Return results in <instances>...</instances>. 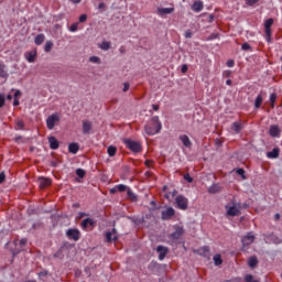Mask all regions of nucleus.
<instances>
[{
	"mask_svg": "<svg viewBox=\"0 0 282 282\" xmlns=\"http://www.w3.org/2000/svg\"><path fill=\"white\" fill-rule=\"evenodd\" d=\"M162 131V122H160V117H152L150 122L145 126V133L148 135H155Z\"/></svg>",
	"mask_w": 282,
	"mask_h": 282,
	"instance_id": "obj_1",
	"label": "nucleus"
},
{
	"mask_svg": "<svg viewBox=\"0 0 282 282\" xmlns=\"http://www.w3.org/2000/svg\"><path fill=\"white\" fill-rule=\"evenodd\" d=\"M123 143L126 144L127 149L132 151V153H140L142 151V143L138 141H133L131 139H123Z\"/></svg>",
	"mask_w": 282,
	"mask_h": 282,
	"instance_id": "obj_2",
	"label": "nucleus"
},
{
	"mask_svg": "<svg viewBox=\"0 0 282 282\" xmlns=\"http://www.w3.org/2000/svg\"><path fill=\"white\" fill-rule=\"evenodd\" d=\"M254 239H257V237H254L252 232H248L246 236L241 238L242 252H246V250H248V247L254 243Z\"/></svg>",
	"mask_w": 282,
	"mask_h": 282,
	"instance_id": "obj_3",
	"label": "nucleus"
},
{
	"mask_svg": "<svg viewBox=\"0 0 282 282\" xmlns=\"http://www.w3.org/2000/svg\"><path fill=\"white\" fill-rule=\"evenodd\" d=\"M274 23V19L270 18L264 22V34L267 36L268 43H272V25Z\"/></svg>",
	"mask_w": 282,
	"mask_h": 282,
	"instance_id": "obj_4",
	"label": "nucleus"
},
{
	"mask_svg": "<svg viewBox=\"0 0 282 282\" xmlns=\"http://www.w3.org/2000/svg\"><path fill=\"white\" fill-rule=\"evenodd\" d=\"M175 204L176 208H180V210L188 209V198L184 197L183 195L176 196Z\"/></svg>",
	"mask_w": 282,
	"mask_h": 282,
	"instance_id": "obj_5",
	"label": "nucleus"
},
{
	"mask_svg": "<svg viewBox=\"0 0 282 282\" xmlns=\"http://www.w3.org/2000/svg\"><path fill=\"white\" fill-rule=\"evenodd\" d=\"M56 122H61V117L58 116V113H53V115L48 116L46 119L47 129H50V131H52V129H54V127H56Z\"/></svg>",
	"mask_w": 282,
	"mask_h": 282,
	"instance_id": "obj_6",
	"label": "nucleus"
},
{
	"mask_svg": "<svg viewBox=\"0 0 282 282\" xmlns=\"http://www.w3.org/2000/svg\"><path fill=\"white\" fill-rule=\"evenodd\" d=\"M174 232H172L169 238L170 239H173V241H177V239H181V237L184 235V227H181V226H177L175 225L174 226Z\"/></svg>",
	"mask_w": 282,
	"mask_h": 282,
	"instance_id": "obj_7",
	"label": "nucleus"
},
{
	"mask_svg": "<svg viewBox=\"0 0 282 282\" xmlns=\"http://www.w3.org/2000/svg\"><path fill=\"white\" fill-rule=\"evenodd\" d=\"M83 230L89 231V230H94L95 226H96V220L91 219V218H86L82 221L80 224Z\"/></svg>",
	"mask_w": 282,
	"mask_h": 282,
	"instance_id": "obj_8",
	"label": "nucleus"
},
{
	"mask_svg": "<svg viewBox=\"0 0 282 282\" xmlns=\"http://www.w3.org/2000/svg\"><path fill=\"white\" fill-rule=\"evenodd\" d=\"M172 217H175V209L173 207H167L161 214V218L163 219V221H169V219H171Z\"/></svg>",
	"mask_w": 282,
	"mask_h": 282,
	"instance_id": "obj_9",
	"label": "nucleus"
},
{
	"mask_svg": "<svg viewBox=\"0 0 282 282\" xmlns=\"http://www.w3.org/2000/svg\"><path fill=\"white\" fill-rule=\"evenodd\" d=\"M66 237L73 239V241H78L80 239V230L70 228L66 231Z\"/></svg>",
	"mask_w": 282,
	"mask_h": 282,
	"instance_id": "obj_10",
	"label": "nucleus"
},
{
	"mask_svg": "<svg viewBox=\"0 0 282 282\" xmlns=\"http://www.w3.org/2000/svg\"><path fill=\"white\" fill-rule=\"evenodd\" d=\"M196 254H199V257H205L207 259H210V247L204 246L195 251Z\"/></svg>",
	"mask_w": 282,
	"mask_h": 282,
	"instance_id": "obj_11",
	"label": "nucleus"
},
{
	"mask_svg": "<svg viewBox=\"0 0 282 282\" xmlns=\"http://www.w3.org/2000/svg\"><path fill=\"white\" fill-rule=\"evenodd\" d=\"M173 12H175V8L171 7V8H158L156 9V14H159V17H166V14H173Z\"/></svg>",
	"mask_w": 282,
	"mask_h": 282,
	"instance_id": "obj_12",
	"label": "nucleus"
},
{
	"mask_svg": "<svg viewBox=\"0 0 282 282\" xmlns=\"http://www.w3.org/2000/svg\"><path fill=\"white\" fill-rule=\"evenodd\" d=\"M269 135H271V138H279L281 135V128L276 124L270 126Z\"/></svg>",
	"mask_w": 282,
	"mask_h": 282,
	"instance_id": "obj_13",
	"label": "nucleus"
},
{
	"mask_svg": "<svg viewBox=\"0 0 282 282\" xmlns=\"http://www.w3.org/2000/svg\"><path fill=\"white\" fill-rule=\"evenodd\" d=\"M231 131H234V133H239L240 131H243V121L239 120L231 123Z\"/></svg>",
	"mask_w": 282,
	"mask_h": 282,
	"instance_id": "obj_14",
	"label": "nucleus"
},
{
	"mask_svg": "<svg viewBox=\"0 0 282 282\" xmlns=\"http://www.w3.org/2000/svg\"><path fill=\"white\" fill-rule=\"evenodd\" d=\"M156 252H159V259H160V261H162V260H164L166 254H169V248H166L164 246H158Z\"/></svg>",
	"mask_w": 282,
	"mask_h": 282,
	"instance_id": "obj_15",
	"label": "nucleus"
},
{
	"mask_svg": "<svg viewBox=\"0 0 282 282\" xmlns=\"http://www.w3.org/2000/svg\"><path fill=\"white\" fill-rule=\"evenodd\" d=\"M181 142L186 147V149H191L193 147V142H191V139L186 134L180 135Z\"/></svg>",
	"mask_w": 282,
	"mask_h": 282,
	"instance_id": "obj_16",
	"label": "nucleus"
},
{
	"mask_svg": "<svg viewBox=\"0 0 282 282\" xmlns=\"http://www.w3.org/2000/svg\"><path fill=\"white\" fill-rule=\"evenodd\" d=\"M279 153H281V150L279 148H274L272 151L267 152V158L270 160H276V158H279Z\"/></svg>",
	"mask_w": 282,
	"mask_h": 282,
	"instance_id": "obj_17",
	"label": "nucleus"
},
{
	"mask_svg": "<svg viewBox=\"0 0 282 282\" xmlns=\"http://www.w3.org/2000/svg\"><path fill=\"white\" fill-rule=\"evenodd\" d=\"M227 215H229V217H237L241 215V212L239 210V208L231 206L228 208Z\"/></svg>",
	"mask_w": 282,
	"mask_h": 282,
	"instance_id": "obj_18",
	"label": "nucleus"
},
{
	"mask_svg": "<svg viewBox=\"0 0 282 282\" xmlns=\"http://www.w3.org/2000/svg\"><path fill=\"white\" fill-rule=\"evenodd\" d=\"M39 182H40L41 188H47V186H50L52 184V180H50L47 177H40Z\"/></svg>",
	"mask_w": 282,
	"mask_h": 282,
	"instance_id": "obj_19",
	"label": "nucleus"
},
{
	"mask_svg": "<svg viewBox=\"0 0 282 282\" xmlns=\"http://www.w3.org/2000/svg\"><path fill=\"white\" fill-rule=\"evenodd\" d=\"M192 10L194 12H202V10H204V2L202 1H195L192 6Z\"/></svg>",
	"mask_w": 282,
	"mask_h": 282,
	"instance_id": "obj_20",
	"label": "nucleus"
},
{
	"mask_svg": "<svg viewBox=\"0 0 282 282\" xmlns=\"http://www.w3.org/2000/svg\"><path fill=\"white\" fill-rule=\"evenodd\" d=\"M48 143L51 149H53V151H56V149H58L59 147L58 140H56L55 137H48Z\"/></svg>",
	"mask_w": 282,
	"mask_h": 282,
	"instance_id": "obj_21",
	"label": "nucleus"
},
{
	"mask_svg": "<svg viewBox=\"0 0 282 282\" xmlns=\"http://www.w3.org/2000/svg\"><path fill=\"white\" fill-rule=\"evenodd\" d=\"M25 58L29 63H34L36 61V51L25 53Z\"/></svg>",
	"mask_w": 282,
	"mask_h": 282,
	"instance_id": "obj_22",
	"label": "nucleus"
},
{
	"mask_svg": "<svg viewBox=\"0 0 282 282\" xmlns=\"http://www.w3.org/2000/svg\"><path fill=\"white\" fill-rule=\"evenodd\" d=\"M208 193L212 195H215V193H221V185L219 184H214L208 188Z\"/></svg>",
	"mask_w": 282,
	"mask_h": 282,
	"instance_id": "obj_23",
	"label": "nucleus"
},
{
	"mask_svg": "<svg viewBox=\"0 0 282 282\" xmlns=\"http://www.w3.org/2000/svg\"><path fill=\"white\" fill-rule=\"evenodd\" d=\"M248 265L249 268H257V265H259V259H257V256L249 258Z\"/></svg>",
	"mask_w": 282,
	"mask_h": 282,
	"instance_id": "obj_24",
	"label": "nucleus"
},
{
	"mask_svg": "<svg viewBox=\"0 0 282 282\" xmlns=\"http://www.w3.org/2000/svg\"><path fill=\"white\" fill-rule=\"evenodd\" d=\"M80 147L78 145V143H70L68 145V151L69 153H73L74 155H76V153H78Z\"/></svg>",
	"mask_w": 282,
	"mask_h": 282,
	"instance_id": "obj_25",
	"label": "nucleus"
},
{
	"mask_svg": "<svg viewBox=\"0 0 282 282\" xmlns=\"http://www.w3.org/2000/svg\"><path fill=\"white\" fill-rule=\"evenodd\" d=\"M35 45H43L45 43V35L43 33L37 34L34 39Z\"/></svg>",
	"mask_w": 282,
	"mask_h": 282,
	"instance_id": "obj_26",
	"label": "nucleus"
},
{
	"mask_svg": "<svg viewBox=\"0 0 282 282\" xmlns=\"http://www.w3.org/2000/svg\"><path fill=\"white\" fill-rule=\"evenodd\" d=\"M106 241L111 243V241H118V236H113V232L107 231L106 232Z\"/></svg>",
	"mask_w": 282,
	"mask_h": 282,
	"instance_id": "obj_27",
	"label": "nucleus"
},
{
	"mask_svg": "<svg viewBox=\"0 0 282 282\" xmlns=\"http://www.w3.org/2000/svg\"><path fill=\"white\" fill-rule=\"evenodd\" d=\"M91 131V123L89 121H83V133L87 134Z\"/></svg>",
	"mask_w": 282,
	"mask_h": 282,
	"instance_id": "obj_28",
	"label": "nucleus"
},
{
	"mask_svg": "<svg viewBox=\"0 0 282 282\" xmlns=\"http://www.w3.org/2000/svg\"><path fill=\"white\" fill-rule=\"evenodd\" d=\"M261 105H263V97L261 95H258L254 100V108L261 109Z\"/></svg>",
	"mask_w": 282,
	"mask_h": 282,
	"instance_id": "obj_29",
	"label": "nucleus"
},
{
	"mask_svg": "<svg viewBox=\"0 0 282 282\" xmlns=\"http://www.w3.org/2000/svg\"><path fill=\"white\" fill-rule=\"evenodd\" d=\"M117 152H118V148H116L115 145H110L107 149V153L110 158H113V155H116Z\"/></svg>",
	"mask_w": 282,
	"mask_h": 282,
	"instance_id": "obj_30",
	"label": "nucleus"
},
{
	"mask_svg": "<svg viewBox=\"0 0 282 282\" xmlns=\"http://www.w3.org/2000/svg\"><path fill=\"white\" fill-rule=\"evenodd\" d=\"M128 199H131L132 202H138V196L131 191V188H128L127 191Z\"/></svg>",
	"mask_w": 282,
	"mask_h": 282,
	"instance_id": "obj_31",
	"label": "nucleus"
},
{
	"mask_svg": "<svg viewBox=\"0 0 282 282\" xmlns=\"http://www.w3.org/2000/svg\"><path fill=\"white\" fill-rule=\"evenodd\" d=\"M214 263L215 265H221L224 263V260H221V254L214 256Z\"/></svg>",
	"mask_w": 282,
	"mask_h": 282,
	"instance_id": "obj_32",
	"label": "nucleus"
},
{
	"mask_svg": "<svg viewBox=\"0 0 282 282\" xmlns=\"http://www.w3.org/2000/svg\"><path fill=\"white\" fill-rule=\"evenodd\" d=\"M52 47H54V42L53 41H47L45 43L44 51L45 52H52Z\"/></svg>",
	"mask_w": 282,
	"mask_h": 282,
	"instance_id": "obj_33",
	"label": "nucleus"
},
{
	"mask_svg": "<svg viewBox=\"0 0 282 282\" xmlns=\"http://www.w3.org/2000/svg\"><path fill=\"white\" fill-rule=\"evenodd\" d=\"M276 102V94L273 93L270 95V105H271V108L274 109V105Z\"/></svg>",
	"mask_w": 282,
	"mask_h": 282,
	"instance_id": "obj_34",
	"label": "nucleus"
},
{
	"mask_svg": "<svg viewBox=\"0 0 282 282\" xmlns=\"http://www.w3.org/2000/svg\"><path fill=\"white\" fill-rule=\"evenodd\" d=\"M0 78H8V72H6V66H0Z\"/></svg>",
	"mask_w": 282,
	"mask_h": 282,
	"instance_id": "obj_35",
	"label": "nucleus"
},
{
	"mask_svg": "<svg viewBox=\"0 0 282 282\" xmlns=\"http://www.w3.org/2000/svg\"><path fill=\"white\" fill-rule=\"evenodd\" d=\"M241 50H242L243 52H251V51H252V46H250V45L248 44V42H245V43L241 45Z\"/></svg>",
	"mask_w": 282,
	"mask_h": 282,
	"instance_id": "obj_36",
	"label": "nucleus"
},
{
	"mask_svg": "<svg viewBox=\"0 0 282 282\" xmlns=\"http://www.w3.org/2000/svg\"><path fill=\"white\" fill-rule=\"evenodd\" d=\"M76 175L83 180V177H85V175H87V173L83 169H77Z\"/></svg>",
	"mask_w": 282,
	"mask_h": 282,
	"instance_id": "obj_37",
	"label": "nucleus"
},
{
	"mask_svg": "<svg viewBox=\"0 0 282 282\" xmlns=\"http://www.w3.org/2000/svg\"><path fill=\"white\" fill-rule=\"evenodd\" d=\"M246 282H259V280H254V276L252 274H247L245 276Z\"/></svg>",
	"mask_w": 282,
	"mask_h": 282,
	"instance_id": "obj_38",
	"label": "nucleus"
},
{
	"mask_svg": "<svg viewBox=\"0 0 282 282\" xmlns=\"http://www.w3.org/2000/svg\"><path fill=\"white\" fill-rule=\"evenodd\" d=\"M117 191H119V193H124V191H129V187H127V185L120 184L117 185Z\"/></svg>",
	"mask_w": 282,
	"mask_h": 282,
	"instance_id": "obj_39",
	"label": "nucleus"
},
{
	"mask_svg": "<svg viewBox=\"0 0 282 282\" xmlns=\"http://www.w3.org/2000/svg\"><path fill=\"white\" fill-rule=\"evenodd\" d=\"M101 50H110L111 48V43L109 42H102L101 45H100Z\"/></svg>",
	"mask_w": 282,
	"mask_h": 282,
	"instance_id": "obj_40",
	"label": "nucleus"
},
{
	"mask_svg": "<svg viewBox=\"0 0 282 282\" xmlns=\"http://www.w3.org/2000/svg\"><path fill=\"white\" fill-rule=\"evenodd\" d=\"M236 173H237V175H241L242 180H247V177H246V170H243V169H238V170L236 171Z\"/></svg>",
	"mask_w": 282,
	"mask_h": 282,
	"instance_id": "obj_41",
	"label": "nucleus"
},
{
	"mask_svg": "<svg viewBox=\"0 0 282 282\" xmlns=\"http://www.w3.org/2000/svg\"><path fill=\"white\" fill-rule=\"evenodd\" d=\"M89 61L90 63H97V65H100V57L98 56H91Z\"/></svg>",
	"mask_w": 282,
	"mask_h": 282,
	"instance_id": "obj_42",
	"label": "nucleus"
},
{
	"mask_svg": "<svg viewBox=\"0 0 282 282\" xmlns=\"http://www.w3.org/2000/svg\"><path fill=\"white\" fill-rule=\"evenodd\" d=\"M17 127H18V129L23 130V129H25V122H23V120H19V121H17Z\"/></svg>",
	"mask_w": 282,
	"mask_h": 282,
	"instance_id": "obj_43",
	"label": "nucleus"
},
{
	"mask_svg": "<svg viewBox=\"0 0 282 282\" xmlns=\"http://www.w3.org/2000/svg\"><path fill=\"white\" fill-rule=\"evenodd\" d=\"M184 180L186 181V182H188V184H193V177H191V174H184Z\"/></svg>",
	"mask_w": 282,
	"mask_h": 282,
	"instance_id": "obj_44",
	"label": "nucleus"
},
{
	"mask_svg": "<svg viewBox=\"0 0 282 282\" xmlns=\"http://www.w3.org/2000/svg\"><path fill=\"white\" fill-rule=\"evenodd\" d=\"M70 32H77L78 31V23H73L69 28Z\"/></svg>",
	"mask_w": 282,
	"mask_h": 282,
	"instance_id": "obj_45",
	"label": "nucleus"
},
{
	"mask_svg": "<svg viewBox=\"0 0 282 282\" xmlns=\"http://www.w3.org/2000/svg\"><path fill=\"white\" fill-rule=\"evenodd\" d=\"M6 106V96L0 95V109Z\"/></svg>",
	"mask_w": 282,
	"mask_h": 282,
	"instance_id": "obj_46",
	"label": "nucleus"
},
{
	"mask_svg": "<svg viewBox=\"0 0 282 282\" xmlns=\"http://www.w3.org/2000/svg\"><path fill=\"white\" fill-rule=\"evenodd\" d=\"M185 39H192L193 37V32L191 30L185 31L184 34Z\"/></svg>",
	"mask_w": 282,
	"mask_h": 282,
	"instance_id": "obj_47",
	"label": "nucleus"
},
{
	"mask_svg": "<svg viewBox=\"0 0 282 282\" xmlns=\"http://www.w3.org/2000/svg\"><path fill=\"white\" fill-rule=\"evenodd\" d=\"M247 6H254V3H259V0H246Z\"/></svg>",
	"mask_w": 282,
	"mask_h": 282,
	"instance_id": "obj_48",
	"label": "nucleus"
},
{
	"mask_svg": "<svg viewBox=\"0 0 282 282\" xmlns=\"http://www.w3.org/2000/svg\"><path fill=\"white\" fill-rule=\"evenodd\" d=\"M85 21H87V14H82L79 17V23H85Z\"/></svg>",
	"mask_w": 282,
	"mask_h": 282,
	"instance_id": "obj_49",
	"label": "nucleus"
},
{
	"mask_svg": "<svg viewBox=\"0 0 282 282\" xmlns=\"http://www.w3.org/2000/svg\"><path fill=\"white\" fill-rule=\"evenodd\" d=\"M270 239H273L274 243H279V238L276 236H274V234H271L269 236Z\"/></svg>",
	"mask_w": 282,
	"mask_h": 282,
	"instance_id": "obj_50",
	"label": "nucleus"
},
{
	"mask_svg": "<svg viewBox=\"0 0 282 282\" xmlns=\"http://www.w3.org/2000/svg\"><path fill=\"white\" fill-rule=\"evenodd\" d=\"M182 74H186V72H188V66L186 64H184L181 68Z\"/></svg>",
	"mask_w": 282,
	"mask_h": 282,
	"instance_id": "obj_51",
	"label": "nucleus"
},
{
	"mask_svg": "<svg viewBox=\"0 0 282 282\" xmlns=\"http://www.w3.org/2000/svg\"><path fill=\"white\" fill-rule=\"evenodd\" d=\"M129 87H130V84L129 83H123V91L127 93L129 91Z\"/></svg>",
	"mask_w": 282,
	"mask_h": 282,
	"instance_id": "obj_52",
	"label": "nucleus"
},
{
	"mask_svg": "<svg viewBox=\"0 0 282 282\" xmlns=\"http://www.w3.org/2000/svg\"><path fill=\"white\" fill-rule=\"evenodd\" d=\"M3 182H6V173H1L0 174V184H3Z\"/></svg>",
	"mask_w": 282,
	"mask_h": 282,
	"instance_id": "obj_53",
	"label": "nucleus"
},
{
	"mask_svg": "<svg viewBox=\"0 0 282 282\" xmlns=\"http://www.w3.org/2000/svg\"><path fill=\"white\" fill-rule=\"evenodd\" d=\"M227 66H228V67H235V61L228 59V61H227Z\"/></svg>",
	"mask_w": 282,
	"mask_h": 282,
	"instance_id": "obj_54",
	"label": "nucleus"
},
{
	"mask_svg": "<svg viewBox=\"0 0 282 282\" xmlns=\"http://www.w3.org/2000/svg\"><path fill=\"white\" fill-rule=\"evenodd\" d=\"M105 8H106L105 2H100V3L98 4V9H99V10H105Z\"/></svg>",
	"mask_w": 282,
	"mask_h": 282,
	"instance_id": "obj_55",
	"label": "nucleus"
},
{
	"mask_svg": "<svg viewBox=\"0 0 282 282\" xmlns=\"http://www.w3.org/2000/svg\"><path fill=\"white\" fill-rule=\"evenodd\" d=\"M25 243H28V239L22 238V239L20 240V246H25Z\"/></svg>",
	"mask_w": 282,
	"mask_h": 282,
	"instance_id": "obj_56",
	"label": "nucleus"
},
{
	"mask_svg": "<svg viewBox=\"0 0 282 282\" xmlns=\"http://www.w3.org/2000/svg\"><path fill=\"white\" fill-rule=\"evenodd\" d=\"M19 96H21V90H17V91L14 93V99L19 98Z\"/></svg>",
	"mask_w": 282,
	"mask_h": 282,
	"instance_id": "obj_57",
	"label": "nucleus"
},
{
	"mask_svg": "<svg viewBox=\"0 0 282 282\" xmlns=\"http://www.w3.org/2000/svg\"><path fill=\"white\" fill-rule=\"evenodd\" d=\"M152 109H153L154 111H160V106H158V105H152Z\"/></svg>",
	"mask_w": 282,
	"mask_h": 282,
	"instance_id": "obj_58",
	"label": "nucleus"
},
{
	"mask_svg": "<svg viewBox=\"0 0 282 282\" xmlns=\"http://www.w3.org/2000/svg\"><path fill=\"white\" fill-rule=\"evenodd\" d=\"M21 140H23V137H21V135L14 138L15 142H21Z\"/></svg>",
	"mask_w": 282,
	"mask_h": 282,
	"instance_id": "obj_59",
	"label": "nucleus"
},
{
	"mask_svg": "<svg viewBox=\"0 0 282 282\" xmlns=\"http://www.w3.org/2000/svg\"><path fill=\"white\" fill-rule=\"evenodd\" d=\"M47 274H48L47 271H43L39 273V276H47Z\"/></svg>",
	"mask_w": 282,
	"mask_h": 282,
	"instance_id": "obj_60",
	"label": "nucleus"
},
{
	"mask_svg": "<svg viewBox=\"0 0 282 282\" xmlns=\"http://www.w3.org/2000/svg\"><path fill=\"white\" fill-rule=\"evenodd\" d=\"M218 36H219V34L213 33V34L209 36V39L213 40V39H217Z\"/></svg>",
	"mask_w": 282,
	"mask_h": 282,
	"instance_id": "obj_61",
	"label": "nucleus"
},
{
	"mask_svg": "<svg viewBox=\"0 0 282 282\" xmlns=\"http://www.w3.org/2000/svg\"><path fill=\"white\" fill-rule=\"evenodd\" d=\"M151 164H153V161H151V160L145 161V166H151Z\"/></svg>",
	"mask_w": 282,
	"mask_h": 282,
	"instance_id": "obj_62",
	"label": "nucleus"
},
{
	"mask_svg": "<svg viewBox=\"0 0 282 282\" xmlns=\"http://www.w3.org/2000/svg\"><path fill=\"white\" fill-rule=\"evenodd\" d=\"M68 1H70V3L78 4V3H80L83 0H68Z\"/></svg>",
	"mask_w": 282,
	"mask_h": 282,
	"instance_id": "obj_63",
	"label": "nucleus"
},
{
	"mask_svg": "<svg viewBox=\"0 0 282 282\" xmlns=\"http://www.w3.org/2000/svg\"><path fill=\"white\" fill-rule=\"evenodd\" d=\"M110 193H118V188L117 187H115V188H112V189H110Z\"/></svg>",
	"mask_w": 282,
	"mask_h": 282,
	"instance_id": "obj_64",
	"label": "nucleus"
}]
</instances>
